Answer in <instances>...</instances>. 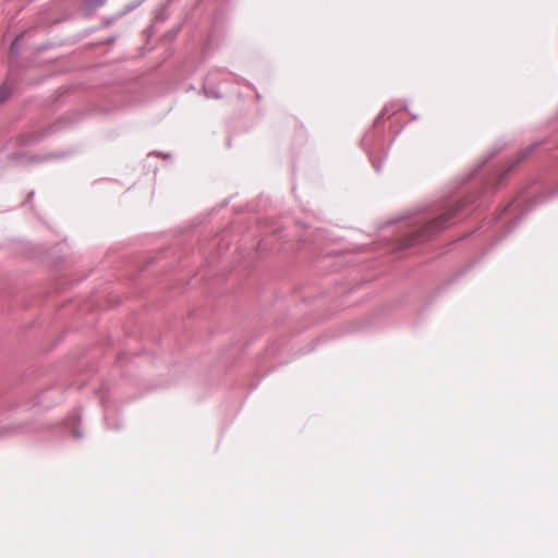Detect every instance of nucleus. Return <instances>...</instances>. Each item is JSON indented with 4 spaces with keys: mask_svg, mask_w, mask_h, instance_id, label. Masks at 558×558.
I'll return each instance as SVG.
<instances>
[{
    "mask_svg": "<svg viewBox=\"0 0 558 558\" xmlns=\"http://www.w3.org/2000/svg\"><path fill=\"white\" fill-rule=\"evenodd\" d=\"M10 94V89L7 86L0 88V102L5 100Z\"/></svg>",
    "mask_w": 558,
    "mask_h": 558,
    "instance_id": "f03ea898",
    "label": "nucleus"
},
{
    "mask_svg": "<svg viewBox=\"0 0 558 558\" xmlns=\"http://www.w3.org/2000/svg\"><path fill=\"white\" fill-rule=\"evenodd\" d=\"M456 214L457 208L454 207L438 216L437 218L420 226L412 233L404 238L402 246L410 247L412 245L429 240L436 233L447 228L451 223V220Z\"/></svg>",
    "mask_w": 558,
    "mask_h": 558,
    "instance_id": "f257e3e1",
    "label": "nucleus"
}]
</instances>
